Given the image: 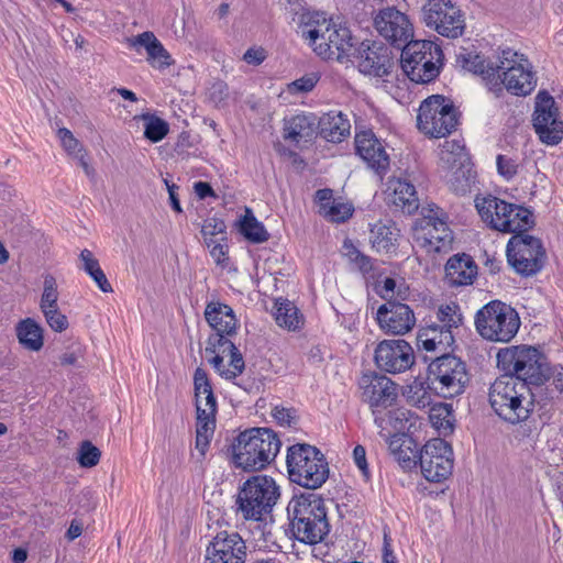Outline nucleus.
Here are the masks:
<instances>
[{
  "instance_id": "nucleus-1",
  "label": "nucleus",
  "mask_w": 563,
  "mask_h": 563,
  "mask_svg": "<svg viewBox=\"0 0 563 563\" xmlns=\"http://www.w3.org/2000/svg\"><path fill=\"white\" fill-rule=\"evenodd\" d=\"M456 63L478 76L496 97H500L505 89L511 95L525 97L537 86V77L529 59L511 48L503 49L493 58L476 51L461 48Z\"/></svg>"
},
{
  "instance_id": "nucleus-2",
  "label": "nucleus",
  "mask_w": 563,
  "mask_h": 563,
  "mask_svg": "<svg viewBox=\"0 0 563 563\" xmlns=\"http://www.w3.org/2000/svg\"><path fill=\"white\" fill-rule=\"evenodd\" d=\"M205 318L214 331L207 340L206 354L214 371L224 379L232 380L245 368L244 358L231 341L236 334L239 321L233 309L219 301H210Z\"/></svg>"
},
{
  "instance_id": "nucleus-3",
  "label": "nucleus",
  "mask_w": 563,
  "mask_h": 563,
  "mask_svg": "<svg viewBox=\"0 0 563 563\" xmlns=\"http://www.w3.org/2000/svg\"><path fill=\"white\" fill-rule=\"evenodd\" d=\"M299 32L318 56L323 59L344 62L350 59L355 38L349 27L332 23L323 13L301 14Z\"/></svg>"
},
{
  "instance_id": "nucleus-4",
  "label": "nucleus",
  "mask_w": 563,
  "mask_h": 563,
  "mask_svg": "<svg viewBox=\"0 0 563 563\" xmlns=\"http://www.w3.org/2000/svg\"><path fill=\"white\" fill-rule=\"evenodd\" d=\"M290 531L305 544L322 542L330 532L324 499L314 493L294 496L288 506Z\"/></svg>"
},
{
  "instance_id": "nucleus-5",
  "label": "nucleus",
  "mask_w": 563,
  "mask_h": 563,
  "mask_svg": "<svg viewBox=\"0 0 563 563\" xmlns=\"http://www.w3.org/2000/svg\"><path fill=\"white\" fill-rule=\"evenodd\" d=\"M488 399L494 411L510 423L527 420L533 407L531 388L518 377L506 374L490 385Z\"/></svg>"
},
{
  "instance_id": "nucleus-6",
  "label": "nucleus",
  "mask_w": 563,
  "mask_h": 563,
  "mask_svg": "<svg viewBox=\"0 0 563 563\" xmlns=\"http://www.w3.org/2000/svg\"><path fill=\"white\" fill-rule=\"evenodd\" d=\"M280 445L277 434L269 429L246 430L232 446L233 461L244 471H258L275 460Z\"/></svg>"
},
{
  "instance_id": "nucleus-7",
  "label": "nucleus",
  "mask_w": 563,
  "mask_h": 563,
  "mask_svg": "<svg viewBox=\"0 0 563 563\" xmlns=\"http://www.w3.org/2000/svg\"><path fill=\"white\" fill-rule=\"evenodd\" d=\"M475 208L488 228L501 233L521 234L534 225L529 209L495 196L476 197Z\"/></svg>"
},
{
  "instance_id": "nucleus-8",
  "label": "nucleus",
  "mask_w": 563,
  "mask_h": 563,
  "mask_svg": "<svg viewBox=\"0 0 563 563\" xmlns=\"http://www.w3.org/2000/svg\"><path fill=\"white\" fill-rule=\"evenodd\" d=\"M287 470L289 479L308 489L321 487L329 477V465L319 449L306 443L288 448Z\"/></svg>"
},
{
  "instance_id": "nucleus-9",
  "label": "nucleus",
  "mask_w": 563,
  "mask_h": 563,
  "mask_svg": "<svg viewBox=\"0 0 563 563\" xmlns=\"http://www.w3.org/2000/svg\"><path fill=\"white\" fill-rule=\"evenodd\" d=\"M278 497L279 488L272 477L254 475L238 492L236 515L244 520L261 521L272 511Z\"/></svg>"
},
{
  "instance_id": "nucleus-10",
  "label": "nucleus",
  "mask_w": 563,
  "mask_h": 563,
  "mask_svg": "<svg viewBox=\"0 0 563 563\" xmlns=\"http://www.w3.org/2000/svg\"><path fill=\"white\" fill-rule=\"evenodd\" d=\"M475 328L487 341L508 343L520 328V318L509 305L493 300L476 312Z\"/></svg>"
},
{
  "instance_id": "nucleus-11",
  "label": "nucleus",
  "mask_w": 563,
  "mask_h": 563,
  "mask_svg": "<svg viewBox=\"0 0 563 563\" xmlns=\"http://www.w3.org/2000/svg\"><path fill=\"white\" fill-rule=\"evenodd\" d=\"M443 52L431 41H411L401 48V68L410 80L426 84L440 74Z\"/></svg>"
},
{
  "instance_id": "nucleus-12",
  "label": "nucleus",
  "mask_w": 563,
  "mask_h": 563,
  "mask_svg": "<svg viewBox=\"0 0 563 563\" xmlns=\"http://www.w3.org/2000/svg\"><path fill=\"white\" fill-rule=\"evenodd\" d=\"M498 366L506 375L518 377L527 386L540 384L549 372L545 357L532 346H512L497 353Z\"/></svg>"
},
{
  "instance_id": "nucleus-13",
  "label": "nucleus",
  "mask_w": 563,
  "mask_h": 563,
  "mask_svg": "<svg viewBox=\"0 0 563 563\" xmlns=\"http://www.w3.org/2000/svg\"><path fill=\"white\" fill-rule=\"evenodd\" d=\"M428 371L432 389L443 398L463 394L470 382L466 364L452 354H443L433 360Z\"/></svg>"
},
{
  "instance_id": "nucleus-14",
  "label": "nucleus",
  "mask_w": 563,
  "mask_h": 563,
  "mask_svg": "<svg viewBox=\"0 0 563 563\" xmlns=\"http://www.w3.org/2000/svg\"><path fill=\"white\" fill-rule=\"evenodd\" d=\"M457 125V114L453 103L441 95L424 99L417 115L419 131L430 137H445Z\"/></svg>"
},
{
  "instance_id": "nucleus-15",
  "label": "nucleus",
  "mask_w": 563,
  "mask_h": 563,
  "mask_svg": "<svg viewBox=\"0 0 563 563\" xmlns=\"http://www.w3.org/2000/svg\"><path fill=\"white\" fill-rule=\"evenodd\" d=\"M421 19L429 29L449 38H457L465 29L464 14L452 0H427Z\"/></svg>"
},
{
  "instance_id": "nucleus-16",
  "label": "nucleus",
  "mask_w": 563,
  "mask_h": 563,
  "mask_svg": "<svg viewBox=\"0 0 563 563\" xmlns=\"http://www.w3.org/2000/svg\"><path fill=\"white\" fill-rule=\"evenodd\" d=\"M506 252L508 263L523 276L538 273L547 258L541 241L526 232L512 235L508 241Z\"/></svg>"
},
{
  "instance_id": "nucleus-17",
  "label": "nucleus",
  "mask_w": 563,
  "mask_h": 563,
  "mask_svg": "<svg viewBox=\"0 0 563 563\" xmlns=\"http://www.w3.org/2000/svg\"><path fill=\"white\" fill-rule=\"evenodd\" d=\"M421 473L429 482L440 483L453 471L452 446L440 438L429 440L419 455Z\"/></svg>"
},
{
  "instance_id": "nucleus-18",
  "label": "nucleus",
  "mask_w": 563,
  "mask_h": 563,
  "mask_svg": "<svg viewBox=\"0 0 563 563\" xmlns=\"http://www.w3.org/2000/svg\"><path fill=\"white\" fill-rule=\"evenodd\" d=\"M373 25L379 36L400 49L413 38V24L409 16L395 7L379 10L374 16Z\"/></svg>"
},
{
  "instance_id": "nucleus-19",
  "label": "nucleus",
  "mask_w": 563,
  "mask_h": 563,
  "mask_svg": "<svg viewBox=\"0 0 563 563\" xmlns=\"http://www.w3.org/2000/svg\"><path fill=\"white\" fill-rule=\"evenodd\" d=\"M533 128L541 142L548 145H556L563 139V121L559 118L553 97L547 91L537 95Z\"/></svg>"
},
{
  "instance_id": "nucleus-20",
  "label": "nucleus",
  "mask_w": 563,
  "mask_h": 563,
  "mask_svg": "<svg viewBox=\"0 0 563 563\" xmlns=\"http://www.w3.org/2000/svg\"><path fill=\"white\" fill-rule=\"evenodd\" d=\"M358 386L362 400L369 405L372 412L379 411V408L391 407L398 397L396 384L376 372L363 374Z\"/></svg>"
},
{
  "instance_id": "nucleus-21",
  "label": "nucleus",
  "mask_w": 563,
  "mask_h": 563,
  "mask_svg": "<svg viewBox=\"0 0 563 563\" xmlns=\"http://www.w3.org/2000/svg\"><path fill=\"white\" fill-rule=\"evenodd\" d=\"M247 547L238 532H218L206 550L205 563H245Z\"/></svg>"
},
{
  "instance_id": "nucleus-22",
  "label": "nucleus",
  "mask_w": 563,
  "mask_h": 563,
  "mask_svg": "<svg viewBox=\"0 0 563 563\" xmlns=\"http://www.w3.org/2000/svg\"><path fill=\"white\" fill-rule=\"evenodd\" d=\"M374 360L379 369L396 374L410 368L415 362V355L407 341L384 340L376 346Z\"/></svg>"
},
{
  "instance_id": "nucleus-23",
  "label": "nucleus",
  "mask_w": 563,
  "mask_h": 563,
  "mask_svg": "<svg viewBox=\"0 0 563 563\" xmlns=\"http://www.w3.org/2000/svg\"><path fill=\"white\" fill-rule=\"evenodd\" d=\"M352 56L361 73L374 77H383L389 73L391 59L388 48L375 41H364L358 47L354 46Z\"/></svg>"
},
{
  "instance_id": "nucleus-24",
  "label": "nucleus",
  "mask_w": 563,
  "mask_h": 563,
  "mask_svg": "<svg viewBox=\"0 0 563 563\" xmlns=\"http://www.w3.org/2000/svg\"><path fill=\"white\" fill-rule=\"evenodd\" d=\"M376 320L380 329L387 334L402 335L416 324L412 309L396 300H387L376 312Z\"/></svg>"
},
{
  "instance_id": "nucleus-25",
  "label": "nucleus",
  "mask_w": 563,
  "mask_h": 563,
  "mask_svg": "<svg viewBox=\"0 0 563 563\" xmlns=\"http://www.w3.org/2000/svg\"><path fill=\"white\" fill-rule=\"evenodd\" d=\"M357 155L376 173H385L389 167V156L382 142L372 131H362L355 136Z\"/></svg>"
},
{
  "instance_id": "nucleus-26",
  "label": "nucleus",
  "mask_w": 563,
  "mask_h": 563,
  "mask_svg": "<svg viewBox=\"0 0 563 563\" xmlns=\"http://www.w3.org/2000/svg\"><path fill=\"white\" fill-rule=\"evenodd\" d=\"M417 244L427 253L448 251L453 242V232L441 219H430L416 235Z\"/></svg>"
},
{
  "instance_id": "nucleus-27",
  "label": "nucleus",
  "mask_w": 563,
  "mask_h": 563,
  "mask_svg": "<svg viewBox=\"0 0 563 563\" xmlns=\"http://www.w3.org/2000/svg\"><path fill=\"white\" fill-rule=\"evenodd\" d=\"M476 276L477 265L465 253L451 256L445 264V279L451 286L471 285Z\"/></svg>"
},
{
  "instance_id": "nucleus-28",
  "label": "nucleus",
  "mask_w": 563,
  "mask_h": 563,
  "mask_svg": "<svg viewBox=\"0 0 563 563\" xmlns=\"http://www.w3.org/2000/svg\"><path fill=\"white\" fill-rule=\"evenodd\" d=\"M131 48L139 51L144 47L147 53V62L154 68H165L172 65V57L157 40L153 32L146 31L136 36L128 38Z\"/></svg>"
},
{
  "instance_id": "nucleus-29",
  "label": "nucleus",
  "mask_w": 563,
  "mask_h": 563,
  "mask_svg": "<svg viewBox=\"0 0 563 563\" xmlns=\"http://www.w3.org/2000/svg\"><path fill=\"white\" fill-rule=\"evenodd\" d=\"M317 130L316 118L308 114H297L284 120L283 136L286 141L300 144L310 142Z\"/></svg>"
},
{
  "instance_id": "nucleus-30",
  "label": "nucleus",
  "mask_w": 563,
  "mask_h": 563,
  "mask_svg": "<svg viewBox=\"0 0 563 563\" xmlns=\"http://www.w3.org/2000/svg\"><path fill=\"white\" fill-rule=\"evenodd\" d=\"M387 196L388 201L391 205L402 209L408 213H412L419 207V200L415 186L405 179H390L388 181Z\"/></svg>"
},
{
  "instance_id": "nucleus-31",
  "label": "nucleus",
  "mask_w": 563,
  "mask_h": 563,
  "mask_svg": "<svg viewBox=\"0 0 563 563\" xmlns=\"http://www.w3.org/2000/svg\"><path fill=\"white\" fill-rule=\"evenodd\" d=\"M196 413H217L218 406L207 372L198 367L194 374Z\"/></svg>"
},
{
  "instance_id": "nucleus-32",
  "label": "nucleus",
  "mask_w": 563,
  "mask_h": 563,
  "mask_svg": "<svg viewBox=\"0 0 563 563\" xmlns=\"http://www.w3.org/2000/svg\"><path fill=\"white\" fill-rule=\"evenodd\" d=\"M418 346L428 352L446 350L454 343L451 330L440 324H430L419 330L417 335Z\"/></svg>"
},
{
  "instance_id": "nucleus-33",
  "label": "nucleus",
  "mask_w": 563,
  "mask_h": 563,
  "mask_svg": "<svg viewBox=\"0 0 563 563\" xmlns=\"http://www.w3.org/2000/svg\"><path fill=\"white\" fill-rule=\"evenodd\" d=\"M320 135L329 142H341L350 134L351 124L342 112L330 111L318 121Z\"/></svg>"
},
{
  "instance_id": "nucleus-34",
  "label": "nucleus",
  "mask_w": 563,
  "mask_h": 563,
  "mask_svg": "<svg viewBox=\"0 0 563 563\" xmlns=\"http://www.w3.org/2000/svg\"><path fill=\"white\" fill-rule=\"evenodd\" d=\"M372 413L379 434L385 439L390 438L394 433H400L406 428L407 412L404 410L379 408V411Z\"/></svg>"
},
{
  "instance_id": "nucleus-35",
  "label": "nucleus",
  "mask_w": 563,
  "mask_h": 563,
  "mask_svg": "<svg viewBox=\"0 0 563 563\" xmlns=\"http://www.w3.org/2000/svg\"><path fill=\"white\" fill-rule=\"evenodd\" d=\"M16 336L20 344L26 350L37 352L43 347V328L31 318L18 323Z\"/></svg>"
},
{
  "instance_id": "nucleus-36",
  "label": "nucleus",
  "mask_w": 563,
  "mask_h": 563,
  "mask_svg": "<svg viewBox=\"0 0 563 563\" xmlns=\"http://www.w3.org/2000/svg\"><path fill=\"white\" fill-rule=\"evenodd\" d=\"M274 317L279 327L290 331H295L303 324V317L299 309L288 299L279 298L275 301Z\"/></svg>"
},
{
  "instance_id": "nucleus-37",
  "label": "nucleus",
  "mask_w": 563,
  "mask_h": 563,
  "mask_svg": "<svg viewBox=\"0 0 563 563\" xmlns=\"http://www.w3.org/2000/svg\"><path fill=\"white\" fill-rule=\"evenodd\" d=\"M397 236L398 233L395 228L377 222L371 229L369 241L377 252H388L394 247Z\"/></svg>"
},
{
  "instance_id": "nucleus-38",
  "label": "nucleus",
  "mask_w": 563,
  "mask_h": 563,
  "mask_svg": "<svg viewBox=\"0 0 563 563\" xmlns=\"http://www.w3.org/2000/svg\"><path fill=\"white\" fill-rule=\"evenodd\" d=\"M80 261L82 262V269L95 280L97 286L103 292H111L112 286L108 282L106 274L101 269L98 260L93 256L92 252L85 249L80 253Z\"/></svg>"
},
{
  "instance_id": "nucleus-39",
  "label": "nucleus",
  "mask_w": 563,
  "mask_h": 563,
  "mask_svg": "<svg viewBox=\"0 0 563 563\" xmlns=\"http://www.w3.org/2000/svg\"><path fill=\"white\" fill-rule=\"evenodd\" d=\"M388 440V450L394 459L402 466L409 467L416 454L410 448L411 441L402 433H394Z\"/></svg>"
},
{
  "instance_id": "nucleus-40",
  "label": "nucleus",
  "mask_w": 563,
  "mask_h": 563,
  "mask_svg": "<svg viewBox=\"0 0 563 563\" xmlns=\"http://www.w3.org/2000/svg\"><path fill=\"white\" fill-rule=\"evenodd\" d=\"M241 232L253 243H262L267 241L269 238L264 225L256 220L250 210H246V214L241 221Z\"/></svg>"
},
{
  "instance_id": "nucleus-41",
  "label": "nucleus",
  "mask_w": 563,
  "mask_h": 563,
  "mask_svg": "<svg viewBox=\"0 0 563 563\" xmlns=\"http://www.w3.org/2000/svg\"><path fill=\"white\" fill-rule=\"evenodd\" d=\"M145 121L144 136L153 143L162 141L169 132L168 123L153 114H143Z\"/></svg>"
},
{
  "instance_id": "nucleus-42",
  "label": "nucleus",
  "mask_w": 563,
  "mask_h": 563,
  "mask_svg": "<svg viewBox=\"0 0 563 563\" xmlns=\"http://www.w3.org/2000/svg\"><path fill=\"white\" fill-rule=\"evenodd\" d=\"M534 389H531V396L533 404H538L541 407H547L553 401L563 397L553 386L550 384V378H544L540 384H532Z\"/></svg>"
},
{
  "instance_id": "nucleus-43",
  "label": "nucleus",
  "mask_w": 563,
  "mask_h": 563,
  "mask_svg": "<svg viewBox=\"0 0 563 563\" xmlns=\"http://www.w3.org/2000/svg\"><path fill=\"white\" fill-rule=\"evenodd\" d=\"M43 292L40 300V309L42 308H54L58 306V287L56 278L46 274L43 276Z\"/></svg>"
},
{
  "instance_id": "nucleus-44",
  "label": "nucleus",
  "mask_w": 563,
  "mask_h": 563,
  "mask_svg": "<svg viewBox=\"0 0 563 563\" xmlns=\"http://www.w3.org/2000/svg\"><path fill=\"white\" fill-rule=\"evenodd\" d=\"M101 457V451L90 441L86 440L79 444L77 462L81 467L90 468L96 466Z\"/></svg>"
},
{
  "instance_id": "nucleus-45",
  "label": "nucleus",
  "mask_w": 563,
  "mask_h": 563,
  "mask_svg": "<svg viewBox=\"0 0 563 563\" xmlns=\"http://www.w3.org/2000/svg\"><path fill=\"white\" fill-rule=\"evenodd\" d=\"M321 210L324 217H327L331 222L336 223L344 222L353 212L351 205L340 201H332L330 206L322 205Z\"/></svg>"
},
{
  "instance_id": "nucleus-46",
  "label": "nucleus",
  "mask_w": 563,
  "mask_h": 563,
  "mask_svg": "<svg viewBox=\"0 0 563 563\" xmlns=\"http://www.w3.org/2000/svg\"><path fill=\"white\" fill-rule=\"evenodd\" d=\"M440 325L451 330L459 328L462 323V314L459 312V306L455 303L441 306L437 313Z\"/></svg>"
},
{
  "instance_id": "nucleus-47",
  "label": "nucleus",
  "mask_w": 563,
  "mask_h": 563,
  "mask_svg": "<svg viewBox=\"0 0 563 563\" xmlns=\"http://www.w3.org/2000/svg\"><path fill=\"white\" fill-rule=\"evenodd\" d=\"M225 223L223 220L218 218H209L205 220L202 228H201V234L205 239V242L207 246H211V243H213V238L217 235H221L220 240H225Z\"/></svg>"
},
{
  "instance_id": "nucleus-48",
  "label": "nucleus",
  "mask_w": 563,
  "mask_h": 563,
  "mask_svg": "<svg viewBox=\"0 0 563 563\" xmlns=\"http://www.w3.org/2000/svg\"><path fill=\"white\" fill-rule=\"evenodd\" d=\"M48 327L55 332H63L68 328V320L65 314L59 311L58 306L54 308L41 309Z\"/></svg>"
},
{
  "instance_id": "nucleus-49",
  "label": "nucleus",
  "mask_w": 563,
  "mask_h": 563,
  "mask_svg": "<svg viewBox=\"0 0 563 563\" xmlns=\"http://www.w3.org/2000/svg\"><path fill=\"white\" fill-rule=\"evenodd\" d=\"M57 136L62 143L63 148L69 154L76 157L85 152L80 142L74 136L70 130L60 128L57 131Z\"/></svg>"
},
{
  "instance_id": "nucleus-50",
  "label": "nucleus",
  "mask_w": 563,
  "mask_h": 563,
  "mask_svg": "<svg viewBox=\"0 0 563 563\" xmlns=\"http://www.w3.org/2000/svg\"><path fill=\"white\" fill-rule=\"evenodd\" d=\"M319 81V76L314 73L307 74L299 79H296L288 86V90L290 92H309L311 91L317 82Z\"/></svg>"
},
{
  "instance_id": "nucleus-51",
  "label": "nucleus",
  "mask_w": 563,
  "mask_h": 563,
  "mask_svg": "<svg viewBox=\"0 0 563 563\" xmlns=\"http://www.w3.org/2000/svg\"><path fill=\"white\" fill-rule=\"evenodd\" d=\"M497 169L499 175L506 179H511L518 172L516 162L505 155L497 156Z\"/></svg>"
},
{
  "instance_id": "nucleus-52",
  "label": "nucleus",
  "mask_w": 563,
  "mask_h": 563,
  "mask_svg": "<svg viewBox=\"0 0 563 563\" xmlns=\"http://www.w3.org/2000/svg\"><path fill=\"white\" fill-rule=\"evenodd\" d=\"M216 429V413H197L196 431L212 434Z\"/></svg>"
},
{
  "instance_id": "nucleus-53",
  "label": "nucleus",
  "mask_w": 563,
  "mask_h": 563,
  "mask_svg": "<svg viewBox=\"0 0 563 563\" xmlns=\"http://www.w3.org/2000/svg\"><path fill=\"white\" fill-rule=\"evenodd\" d=\"M210 249V255L217 263V265H220L222 267L227 266L229 257H228V245L224 243L216 242L211 243V246H208Z\"/></svg>"
},
{
  "instance_id": "nucleus-54",
  "label": "nucleus",
  "mask_w": 563,
  "mask_h": 563,
  "mask_svg": "<svg viewBox=\"0 0 563 563\" xmlns=\"http://www.w3.org/2000/svg\"><path fill=\"white\" fill-rule=\"evenodd\" d=\"M353 460L355 465L362 472L363 476L369 478V470L366 461V450L363 445H356L353 450Z\"/></svg>"
},
{
  "instance_id": "nucleus-55",
  "label": "nucleus",
  "mask_w": 563,
  "mask_h": 563,
  "mask_svg": "<svg viewBox=\"0 0 563 563\" xmlns=\"http://www.w3.org/2000/svg\"><path fill=\"white\" fill-rule=\"evenodd\" d=\"M229 96V90L227 84L219 81L212 85L209 90V98L217 106L222 103Z\"/></svg>"
},
{
  "instance_id": "nucleus-56",
  "label": "nucleus",
  "mask_w": 563,
  "mask_h": 563,
  "mask_svg": "<svg viewBox=\"0 0 563 563\" xmlns=\"http://www.w3.org/2000/svg\"><path fill=\"white\" fill-rule=\"evenodd\" d=\"M272 416L280 426L290 427L295 420L292 409L284 407H275L272 411Z\"/></svg>"
},
{
  "instance_id": "nucleus-57",
  "label": "nucleus",
  "mask_w": 563,
  "mask_h": 563,
  "mask_svg": "<svg viewBox=\"0 0 563 563\" xmlns=\"http://www.w3.org/2000/svg\"><path fill=\"white\" fill-rule=\"evenodd\" d=\"M164 184L166 185L168 196H169V202L173 208V210L177 213L183 212V208L180 206V201L178 198V189L179 187L175 185L174 183H170L168 179H164Z\"/></svg>"
},
{
  "instance_id": "nucleus-58",
  "label": "nucleus",
  "mask_w": 563,
  "mask_h": 563,
  "mask_svg": "<svg viewBox=\"0 0 563 563\" xmlns=\"http://www.w3.org/2000/svg\"><path fill=\"white\" fill-rule=\"evenodd\" d=\"M265 51L263 48H249L244 55L243 59L247 64L260 65L265 59Z\"/></svg>"
},
{
  "instance_id": "nucleus-59",
  "label": "nucleus",
  "mask_w": 563,
  "mask_h": 563,
  "mask_svg": "<svg viewBox=\"0 0 563 563\" xmlns=\"http://www.w3.org/2000/svg\"><path fill=\"white\" fill-rule=\"evenodd\" d=\"M212 437V434L196 431V449L202 456H205Z\"/></svg>"
},
{
  "instance_id": "nucleus-60",
  "label": "nucleus",
  "mask_w": 563,
  "mask_h": 563,
  "mask_svg": "<svg viewBox=\"0 0 563 563\" xmlns=\"http://www.w3.org/2000/svg\"><path fill=\"white\" fill-rule=\"evenodd\" d=\"M194 188L199 199H206L207 197H216L214 190L208 183L198 181L195 184Z\"/></svg>"
},
{
  "instance_id": "nucleus-61",
  "label": "nucleus",
  "mask_w": 563,
  "mask_h": 563,
  "mask_svg": "<svg viewBox=\"0 0 563 563\" xmlns=\"http://www.w3.org/2000/svg\"><path fill=\"white\" fill-rule=\"evenodd\" d=\"M396 282L395 279L387 277L384 280L383 287L379 291V295L387 300H391L395 296V289H396Z\"/></svg>"
},
{
  "instance_id": "nucleus-62",
  "label": "nucleus",
  "mask_w": 563,
  "mask_h": 563,
  "mask_svg": "<svg viewBox=\"0 0 563 563\" xmlns=\"http://www.w3.org/2000/svg\"><path fill=\"white\" fill-rule=\"evenodd\" d=\"M443 152L451 153L455 156H461L465 150L460 141H445L442 145Z\"/></svg>"
},
{
  "instance_id": "nucleus-63",
  "label": "nucleus",
  "mask_w": 563,
  "mask_h": 563,
  "mask_svg": "<svg viewBox=\"0 0 563 563\" xmlns=\"http://www.w3.org/2000/svg\"><path fill=\"white\" fill-rule=\"evenodd\" d=\"M343 249L344 254L352 263L357 262V260L363 255V253L351 241H345Z\"/></svg>"
},
{
  "instance_id": "nucleus-64",
  "label": "nucleus",
  "mask_w": 563,
  "mask_h": 563,
  "mask_svg": "<svg viewBox=\"0 0 563 563\" xmlns=\"http://www.w3.org/2000/svg\"><path fill=\"white\" fill-rule=\"evenodd\" d=\"M343 249L344 254L352 263L357 262V260L363 255V253L351 241H345Z\"/></svg>"
}]
</instances>
